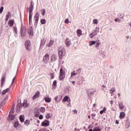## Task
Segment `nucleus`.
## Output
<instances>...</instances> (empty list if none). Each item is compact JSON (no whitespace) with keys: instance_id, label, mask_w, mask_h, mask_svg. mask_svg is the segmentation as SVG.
<instances>
[{"instance_id":"58","label":"nucleus","mask_w":131,"mask_h":131,"mask_svg":"<svg viewBox=\"0 0 131 131\" xmlns=\"http://www.w3.org/2000/svg\"><path fill=\"white\" fill-rule=\"evenodd\" d=\"M116 124H119V121H118V120H116Z\"/></svg>"},{"instance_id":"3","label":"nucleus","mask_w":131,"mask_h":131,"mask_svg":"<svg viewBox=\"0 0 131 131\" xmlns=\"http://www.w3.org/2000/svg\"><path fill=\"white\" fill-rule=\"evenodd\" d=\"M25 48L27 51H31V43H30V41L27 40L25 42Z\"/></svg>"},{"instance_id":"52","label":"nucleus","mask_w":131,"mask_h":131,"mask_svg":"<svg viewBox=\"0 0 131 131\" xmlns=\"http://www.w3.org/2000/svg\"><path fill=\"white\" fill-rule=\"evenodd\" d=\"M73 75L75 76V75H76V74H75L74 73H71V76H73Z\"/></svg>"},{"instance_id":"4","label":"nucleus","mask_w":131,"mask_h":131,"mask_svg":"<svg viewBox=\"0 0 131 131\" xmlns=\"http://www.w3.org/2000/svg\"><path fill=\"white\" fill-rule=\"evenodd\" d=\"M39 18V13L38 12H36V14L34 16V20H35V24H37L38 23V19Z\"/></svg>"},{"instance_id":"21","label":"nucleus","mask_w":131,"mask_h":131,"mask_svg":"<svg viewBox=\"0 0 131 131\" xmlns=\"http://www.w3.org/2000/svg\"><path fill=\"white\" fill-rule=\"evenodd\" d=\"M114 92H115V88H113L111 89V90H110V93L111 94V96H113V95H114Z\"/></svg>"},{"instance_id":"25","label":"nucleus","mask_w":131,"mask_h":131,"mask_svg":"<svg viewBox=\"0 0 131 131\" xmlns=\"http://www.w3.org/2000/svg\"><path fill=\"white\" fill-rule=\"evenodd\" d=\"M52 88L53 89H56L57 88V81L55 80L53 82V83L52 84Z\"/></svg>"},{"instance_id":"31","label":"nucleus","mask_w":131,"mask_h":131,"mask_svg":"<svg viewBox=\"0 0 131 131\" xmlns=\"http://www.w3.org/2000/svg\"><path fill=\"white\" fill-rule=\"evenodd\" d=\"M18 126H19V122L16 121L14 122V127L16 128L18 127Z\"/></svg>"},{"instance_id":"16","label":"nucleus","mask_w":131,"mask_h":131,"mask_svg":"<svg viewBox=\"0 0 131 131\" xmlns=\"http://www.w3.org/2000/svg\"><path fill=\"white\" fill-rule=\"evenodd\" d=\"M120 119H123L124 117H125V113L123 112H121L120 114V116H119Z\"/></svg>"},{"instance_id":"46","label":"nucleus","mask_w":131,"mask_h":131,"mask_svg":"<svg viewBox=\"0 0 131 131\" xmlns=\"http://www.w3.org/2000/svg\"><path fill=\"white\" fill-rule=\"evenodd\" d=\"M64 23H66L67 24H68V23H69V19L68 18L66 19Z\"/></svg>"},{"instance_id":"33","label":"nucleus","mask_w":131,"mask_h":131,"mask_svg":"<svg viewBox=\"0 0 131 131\" xmlns=\"http://www.w3.org/2000/svg\"><path fill=\"white\" fill-rule=\"evenodd\" d=\"M23 107H27V106H28V104H27V101H24L23 103Z\"/></svg>"},{"instance_id":"43","label":"nucleus","mask_w":131,"mask_h":131,"mask_svg":"<svg viewBox=\"0 0 131 131\" xmlns=\"http://www.w3.org/2000/svg\"><path fill=\"white\" fill-rule=\"evenodd\" d=\"M3 11H4V7L2 6L0 8V14H2Z\"/></svg>"},{"instance_id":"27","label":"nucleus","mask_w":131,"mask_h":131,"mask_svg":"<svg viewBox=\"0 0 131 131\" xmlns=\"http://www.w3.org/2000/svg\"><path fill=\"white\" fill-rule=\"evenodd\" d=\"M25 125H27V126H28V125H29V124H30V120H26L25 121Z\"/></svg>"},{"instance_id":"18","label":"nucleus","mask_w":131,"mask_h":131,"mask_svg":"<svg viewBox=\"0 0 131 131\" xmlns=\"http://www.w3.org/2000/svg\"><path fill=\"white\" fill-rule=\"evenodd\" d=\"M19 120L20 122H24V120H25V117L24 115H20L19 116Z\"/></svg>"},{"instance_id":"20","label":"nucleus","mask_w":131,"mask_h":131,"mask_svg":"<svg viewBox=\"0 0 131 131\" xmlns=\"http://www.w3.org/2000/svg\"><path fill=\"white\" fill-rule=\"evenodd\" d=\"M59 76H65V71L63 70V69H60Z\"/></svg>"},{"instance_id":"30","label":"nucleus","mask_w":131,"mask_h":131,"mask_svg":"<svg viewBox=\"0 0 131 131\" xmlns=\"http://www.w3.org/2000/svg\"><path fill=\"white\" fill-rule=\"evenodd\" d=\"M31 19H32V13L29 12V23H30V21H31Z\"/></svg>"},{"instance_id":"9","label":"nucleus","mask_w":131,"mask_h":131,"mask_svg":"<svg viewBox=\"0 0 131 131\" xmlns=\"http://www.w3.org/2000/svg\"><path fill=\"white\" fill-rule=\"evenodd\" d=\"M21 36H25V34L26 33V27H23L21 28Z\"/></svg>"},{"instance_id":"47","label":"nucleus","mask_w":131,"mask_h":131,"mask_svg":"<svg viewBox=\"0 0 131 131\" xmlns=\"http://www.w3.org/2000/svg\"><path fill=\"white\" fill-rule=\"evenodd\" d=\"M100 45H101V43H100L99 42H97L96 46H95L96 48H98L99 47V46H100Z\"/></svg>"},{"instance_id":"12","label":"nucleus","mask_w":131,"mask_h":131,"mask_svg":"<svg viewBox=\"0 0 131 131\" xmlns=\"http://www.w3.org/2000/svg\"><path fill=\"white\" fill-rule=\"evenodd\" d=\"M42 126H49L50 122L48 120H45L41 123Z\"/></svg>"},{"instance_id":"55","label":"nucleus","mask_w":131,"mask_h":131,"mask_svg":"<svg viewBox=\"0 0 131 131\" xmlns=\"http://www.w3.org/2000/svg\"><path fill=\"white\" fill-rule=\"evenodd\" d=\"M73 112H74V113H77V110H73Z\"/></svg>"},{"instance_id":"56","label":"nucleus","mask_w":131,"mask_h":131,"mask_svg":"<svg viewBox=\"0 0 131 131\" xmlns=\"http://www.w3.org/2000/svg\"><path fill=\"white\" fill-rule=\"evenodd\" d=\"M118 20H119V18H118L115 19V22H117V21H118Z\"/></svg>"},{"instance_id":"29","label":"nucleus","mask_w":131,"mask_h":131,"mask_svg":"<svg viewBox=\"0 0 131 131\" xmlns=\"http://www.w3.org/2000/svg\"><path fill=\"white\" fill-rule=\"evenodd\" d=\"M119 107L120 110H122L124 108L123 104H122V103H119Z\"/></svg>"},{"instance_id":"62","label":"nucleus","mask_w":131,"mask_h":131,"mask_svg":"<svg viewBox=\"0 0 131 131\" xmlns=\"http://www.w3.org/2000/svg\"><path fill=\"white\" fill-rule=\"evenodd\" d=\"M102 111H103V112H104V111H106V108L104 107L103 110H102Z\"/></svg>"},{"instance_id":"57","label":"nucleus","mask_w":131,"mask_h":131,"mask_svg":"<svg viewBox=\"0 0 131 131\" xmlns=\"http://www.w3.org/2000/svg\"><path fill=\"white\" fill-rule=\"evenodd\" d=\"M91 116H92V117H95V116H96V114H92L91 115Z\"/></svg>"},{"instance_id":"5","label":"nucleus","mask_w":131,"mask_h":131,"mask_svg":"<svg viewBox=\"0 0 131 131\" xmlns=\"http://www.w3.org/2000/svg\"><path fill=\"white\" fill-rule=\"evenodd\" d=\"M86 93H87L88 96L91 97V96L94 95L95 94V93H96V90H95L94 91V89H89V90H87Z\"/></svg>"},{"instance_id":"45","label":"nucleus","mask_w":131,"mask_h":131,"mask_svg":"<svg viewBox=\"0 0 131 131\" xmlns=\"http://www.w3.org/2000/svg\"><path fill=\"white\" fill-rule=\"evenodd\" d=\"M10 16H11V13H10V12H8V14L6 15V17L7 18H9Z\"/></svg>"},{"instance_id":"51","label":"nucleus","mask_w":131,"mask_h":131,"mask_svg":"<svg viewBox=\"0 0 131 131\" xmlns=\"http://www.w3.org/2000/svg\"><path fill=\"white\" fill-rule=\"evenodd\" d=\"M94 131H100V129L99 128H95L94 129Z\"/></svg>"},{"instance_id":"63","label":"nucleus","mask_w":131,"mask_h":131,"mask_svg":"<svg viewBox=\"0 0 131 131\" xmlns=\"http://www.w3.org/2000/svg\"><path fill=\"white\" fill-rule=\"evenodd\" d=\"M8 20H9V17H6V21H8Z\"/></svg>"},{"instance_id":"48","label":"nucleus","mask_w":131,"mask_h":131,"mask_svg":"<svg viewBox=\"0 0 131 131\" xmlns=\"http://www.w3.org/2000/svg\"><path fill=\"white\" fill-rule=\"evenodd\" d=\"M43 118V116H42V115H40L39 116V119H42Z\"/></svg>"},{"instance_id":"15","label":"nucleus","mask_w":131,"mask_h":131,"mask_svg":"<svg viewBox=\"0 0 131 131\" xmlns=\"http://www.w3.org/2000/svg\"><path fill=\"white\" fill-rule=\"evenodd\" d=\"M97 34H98V33L96 32L94 30L93 32L90 34V37H91V38H93V37H94V36H95V35H97Z\"/></svg>"},{"instance_id":"39","label":"nucleus","mask_w":131,"mask_h":131,"mask_svg":"<svg viewBox=\"0 0 131 131\" xmlns=\"http://www.w3.org/2000/svg\"><path fill=\"white\" fill-rule=\"evenodd\" d=\"M46 117L47 119H49V118H51V117H52V116H51V114L49 113L46 115Z\"/></svg>"},{"instance_id":"53","label":"nucleus","mask_w":131,"mask_h":131,"mask_svg":"<svg viewBox=\"0 0 131 131\" xmlns=\"http://www.w3.org/2000/svg\"><path fill=\"white\" fill-rule=\"evenodd\" d=\"M15 78H16V77H15L13 79L12 84H13V83H14V81H15Z\"/></svg>"},{"instance_id":"1","label":"nucleus","mask_w":131,"mask_h":131,"mask_svg":"<svg viewBox=\"0 0 131 131\" xmlns=\"http://www.w3.org/2000/svg\"><path fill=\"white\" fill-rule=\"evenodd\" d=\"M65 50L63 49L61 47H59L58 49V55L60 59H62L63 57L65 56Z\"/></svg>"},{"instance_id":"7","label":"nucleus","mask_w":131,"mask_h":131,"mask_svg":"<svg viewBox=\"0 0 131 131\" xmlns=\"http://www.w3.org/2000/svg\"><path fill=\"white\" fill-rule=\"evenodd\" d=\"M64 42L67 48H69V47L71 46V40H70V39H69L68 38L66 39Z\"/></svg>"},{"instance_id":"6","label":"nucleus","mask_w":131,"mask_h":131,"mask_svg":"<svg viewBox=\"0 0 131 131\" xmlns=\"http://www.w3.org/2000/svg\"><path fill=\"white\" fill-rule=\"evenodd\" d=\"M49 60H50V55H49L48 54H46L44 56L43 58V61L44 63L47 64L49 62Z\"/></svg>"},{"instance_id":"13","label":"nucleus","mask_w":131,"mask_h":131,"mask_svg":"<svg viewBox=\"0 0 131 131\" xmlns=\"http://www.w3.org/2000/svg\"><path fill=\"white\" fill-rule=\"evenodd\" d=\"M57 57L56 55L53 54L51 56V62H55L57 60Z\"/></svg>"},{"instance_id":"2","label":"nucleus","mask_w":131,"mask_h":131,"mask_svg":"<svg viewBox=\"0 0 131 131\" xmlns=\"http://www.w3.org/2000/svg\"><path fill=\"white\" fill-rule=\"evenodd\" d=\"M14 112H15V110L14 107L11 109V111L9 113V117L7 118V119L9 120V121H12L13 119H15V116H14Z\"/></svg>"},{"instance_id":"17","label":"nucleus","mask_w":131,"mask_h":131,"mask_svg":"<svg viewBox=\"0 0 131 131\" xmlns=\"http://www.w3.org/2000/svg\"><path fill=\"white\" fill-rule=\"evenodd\" d=\"M29 13H32V11H33V5H32V3L30 4V5L29 8Z\"/></svg>"},{"instance_id":"59","label":"nucleus","mask_w":131,"mask_h":131,"mask_svg":"<svg viewBox=\"0 0 131 131\" xmlns=\"http://www.w3.org/2000/svg\"><path fill=\"white\" fill-rule=\"evenodd\" d=\"M113 103H114V102L113 101V100H111V105H113Z\"/></svg>"},{"instance_id":"35","label":"nucleus","mask_w":131,"mask_h":131,"mask_svg":"<svg viewBox=\"0 0 131 131\" xmlns=\"http://www.w3.org/2000/svg\"><path fill=\"white\" fill-rule=\"evenodd\" d=\"M20 104H18L16 107L17 112H20Z\"/></svg>"},{"instance_id":"41","label":"nucleus","mask_w":131,"mask_h":131,"mask_svg":"<svg viewBox=\"0 0 131 131\" xmlns=\"http://www.w3.org/2000/svg\"><path fill=\"white\" fill-rule=\"evenodd\" d=\"M41 24H46V19H42L40 20Z\"/></svg>"},{"instance_id":"64","label":"nucleus","mask_w":131,"mask_h":131,"mask_svg":"<svg viewBox=\"0 0 131 131\" xmlns=\"http://www.w3.org/2000/svg\"><path fill=\"white\" fill-rule=\"evenodd\" d=\"M36 122H37V123H39L40 121H39V120H37Z\"/></svg>"},{"instance_id":"36","label":"nucleus","mask_w":131,"mask_h":131,"mask_svg":"<svg viewBox=\"0 0 131 131\" xmlns=\"http://www.w3.org/2000/svg\"><path fill=\"white\" fill-rule=\"evenodd\" d=\"M41 12L42 16H45V14H46V10L45 9H41Z\"/></svg>"},{"instance_id":"26","label":"nucleus","mask_w":131,"mask_h":131,"mask_svg":"<svg viewBox=\"0 0 131 131\" xmlns=\"http://www.w3.org/2000/svg\"><path fill=\"white\" fill-rule=\"evenodd\" d=\"M5 81H6V79H5V77H2L1 79V86H3L4 85V84L5 83Z\"/></svg>"},{"instance_id":"50","label":"nucleus","mask_w":131,"mask_h":131,"mask_svg":"<svg viewBox=\"0 0 131 131\" xmlns=\"http://www.w3.org/2000/svg\"><path fill=\"white\" fill-rule=\"evenodd\" d=\"M14 31L16 34H17V28L14 27Z\"/></svg>"},{"instance_id":"11","label":"nucleus","mask_w":131,"mask_h":131,"mask_svg":"<svg viewBox=\"0 0 131 131\" xmlns=\"http://www.w3.org/2000/svg\"><path fill=\"white\" fill-rule=\"evenodd\" d=\"M40 95V93H39V91H37L35 94L32 97L33 100H36L37 98L39 97V95Z\"/></svg>"},{"instance_id":"24","label":"nucleus","mask_w":131,"mask_h":131,"mask_svg":"<svg viewBox=\"0 0 131 131\" xmlns=\"http://www.w3.org/2000/svg\"><path fill=\"white\" fill-rule=\"evenodd\" d=\"M77 33L78 34V36H80V35H82V31L80 29H78L77 30Z\"/></svg>"},{"instance_id":"54","label":"nucleus","mask_w":131,"mask_h":131,"mask_svg":"<svg viewBox=\"0 0 131 131\" xmlns=\"http://www.w3.org/2000/svg\"><path fill=\"white\" fill-rule=\"evenodd\" d=\"M103 113H104V111L101 110V111H100V114H103Z\"/></svg>"},{"instance_id":"10","label":"nucleus","mask_w":131,"mask_h":131,"mask_svg":"<svg viewBox=\"0 0 131 131\" xmlns=\"http://www.w3.org/2000/svg\"><path fill=\"white\" fill-rule=\"evenodd\" d=\"M28 34L29 35L32 36L33 35V29H32V27H30L27 30Z\"/></svg>"},{"instance_id":"44","label":"nucleus","mask_w":131,"mask_h":131,"mask_svg":"<svg viewBox=\"0 0 131 131\" xmlns=\"http://www.w3.org/2000/svg\"><path fill=\"white\" fill-rule=\"evenodd\" d=\"M97 33L99 32L100 30V29L99 28H96L95 30H94Z\"/></svg>"},{"instance_id":"28","label":"nucleus","mask_w":131,"mask_h":131,"mask_svg":"<svg viewBox=\"0 0 131 131\" xmlns=\"http://www.w3.org/2000/svg\"><path fill=\"white\" fill-rule=\"evenodd\" d=\"M40 112H41L42 113H45V112H46V108L43 107H41L39 109Z\"/></svg>"},{"instance_id":"49","label":"nucleus","mask_w":131,"mask_h":131,"mask_svg":"<svg viewBox=\"0 0 131 131\" xmlns=\"http://www.w3.org/2000/svg\"><path fill=\"white\" fill-rule=\"evenodd\" d=\"M54 100L56 101L57 103H58V102H59L58 101V96H56L54 98Z\"/></svg>"},{"instance_id":"42","label":"nucleus","mask_w":131,"mask_h":131,"mask_svg":"<svg viewBox=\"0 0 131 131\" xmlns=\"http://www.w3.org/2000/svg\"><path fill=\"white\" fill-rule=\"evenodd\" d=\"M93 23L94 24H98V19H93Z\"/></svg>"},{"instance_id":"19","label":"nucleus","mask_w":131,"mask_h":131,"mask_svg":"<svg viewBox=\"0 0 131 131\" xmlns=\"http://www.w3.org/2000/svg\"><path fill=\"white\" fill-rule=\"evenodd\" d=\"M10 91V89L7 88L5 90H3L2 93V95L4 96V95H5V94H7V93H8Z\"/></svg>"},{"instance_id":"22","label":"nucleus","mask_w":131,"mask_h":131,"mask_svg":"<svg viewBox=\"0 0 131 131\" xmlns=\"http://www.w3.org/2000/svg\"><path fill=\"white\" fill-rule=\"evenodd\" d=\"M53 45H54V40H50V42L48 44V45H47V46L50 48L51 47H52V46H53Z\"/></svg>"},{"instance_id":"60","label":"nucleus","mask_w":131,"mask_h":131,"mask_svg":"<svg viewBox=\"0 0 131 131\" xmlns=\"http://www.w3.org/2000/svg\"><path fill=\"white\" fill-rule=\"evenodd\" d=\"M74 131H79V129H77L76 128H75Z\"/></svg>"},{"instance_id":"32","label":"nucleus","mask_w":131,"mask_h":131,"mask_svg":"<svg viewBox=\"0 0 131 131\" xmlns=\"http://www.w3.org/2000/svg\"><path fill=\"white\" fill-rule=\"evenodd\" d=\"M130 126V124L129 123V122H128V121L126 123L125 127L126 128H128Z\"/></svg>"},{"instance_id":"34","label":"nucleus","mask_w":131,"mask_h":131,"mask_svg":"<svg viewBox=\"0 0 131 131\" xmlns=\"http://www.w3.org/2000/svg\"><path fill=\"white\" fill-rule=\"evenodd\" d=\"M68 99H69L68 96L64 97L62 100V102H66V101H68Z\"/></svg>"},{"instance_id":"14","label":"nucleus","mask_w":131,"mask_h":131,"mask_svg":"<svg viewBox=\"0 0 131 131\" xmlns=\"http://www.w3.org/2000/svg\"><path fill=\"white\" fill-rule=\"evenodd\" d=\"M15 22V21L13 19H11L8 21V25L9 26H10V27H13V26L14 25V23Z\"/></svg>"},{"instance_id":"8","label":"nucleus","mask_w":131,"mask_h":131,"mask_svg":"<svg viewBox=\"0 0 131 131\" xmlns=\"http://www.w3.org/2000/svg\"><path fill=\"white\" fill-rule=\"evenodd\" d=\"M34 115L35 117H39V112L38 108L36 107L34 110Z\"/></svg>"},{"instance_id":"61","label":"nucleus","mask_w":131,"mask_h":131,"mask_svg":"<svg viewBox=\"0 0 131 131\" xmlns=\"http://www.w3.org/2000/svg\"><path fill=\"white\" fill-rule=\"evenodd\" d=\"M67 106H71V103H69L67 104Z\"/></svg>"},{"instance_id":"38","label":"nucleus","mask_w":131,"mask_h":131,"mask_svg":"<svg viewBox=\"0 0 131 131\" xmlns=\"http://www.w3.org/2000/svg\"><path fill=\"white\" fill-rule=\"evenodd\" d=\"M95 43H96V41H91L90 42V47L92 46H94V45H95Z\"/></svg>"},{"instance_id":"40","label":"nucleus","mask_w":131,"mask_h":131,"mask_svg":"<svg viewBox=\"0 0 131 131\" xmlns=\"http://www.w3.org/2000/svg\"><path fill=\"white\" fill-rule=\"evenodd\" d=\"M49 75H50V78L51 79H53L54 77H55V75H54V73H50L49 74Z\"/></svg>"},{"instance_id":"23","label":"nucleus","mask_w":131,"mask_h":131,"mask_svg":"<svg viewBox=\"0 0 131 131\" xmlns=\"http://www.w3.org/2000/svg\"><path fill=\"white\" fill-rule=\"evenodd\" d=\"M45 102L47 103H50L52 101V99H51L50 97H46L45 98Z\"/></svg>"},{"instance_id":"37","label":"nucleus","mask_w":131,"mask_h":131,"mask_svg":"<svg viewBox=\"0 0 131 131\" xmlns=\"http://www.w3.org/2000/svg\"><path fill=\"white\" fill-rule=\"evenodd\" d=\"M59 80H63L65 78V76H59Z\"/></svg>"}]
</instances>
